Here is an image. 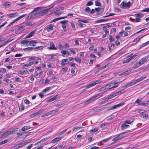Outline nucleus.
Masks as SVG:
<instances>
[{
  "mask_svg": "<svg viewBox=\"0 0 149 149\" xmlns=\"http://www.w3.org/2000/svg\"><path fill=\"white\" fill-rule=\"evenodd\" d=\"M146 78V77H141L139 79L135 80L134 81L128 83L127 84V86L130 87L133 86L137 83L142 81L143 79H145Z\"/></svg>",
  "mask_w": 149,
  "mask_h": 149,
  "instance_id": "obj_1",
  "label": "nucleus"
},
{
  "mask_svg": "<svg viewBox=\"0 0 149 149\" xmlns=\"http://www.w3.org/2000/svg\"><path fill=\"white\" fill-rule=\"evenodd\" d=\"M16 130H14L12 131H4L3 132L1 133L0 134L3 136L5 137L7 136L8 135L13 133L14 132L16 131Z\"/></svg>",
  "mask_w": 149,
  "mask_h": 149,
  "instance_id": "obj_2",
  "label": "nucleus"
},
{
  "mask_svg": "<svg viewBox=\"0 0 149 149\" xmlns=\"http://www.w3.org/2000/svg\"><path fill=\"white\" fill-rule=\"evenodd\" d=\"M138 55L137 54H135L134 55L132 56H129L128 57H130L128 59L124 60L123 62V63H128L129 62L130 60L134 58L135 57L137 56Z\"/></svg>",
  "mask_w": 149,
  "mask_h": 149,
  "instance_id": "obj_3",
  "label": "nucleus"
},
{
  "mask_svg": "<svg viewBox=\"0 0 149 149\" xmlns=\"http://www.w3.org/2000/svg\"><path fill=\"white\" fill-rule=\"evenodd\" d=\"M118 86V85L116 86H114L113 85V84H112L111 82L109 84H108L106 85V86L107 87V89H111L112 88H115L117 87Z\"/></svg>",
  "mask_w": 149,
  "mask_h": 149,
  "instance_id": "obj_4",
  "label": "nucleus"
},
{
  "mask_svg": "<svg viewBox=\"0 0 149 149\" xmlns=\"http://www.w3.org/2000/svg\"><path fill=\"white\" fill-rule=\"evenodd\" d=\"M101 81L100 80H98L97 81H96L95 82L91 83L89 85H88L86 88H90L91 87H92L93 86L95 85H96L97 84H100L101 82Z\"/></svg>",
  "mask_w": 149,
  "mask_h": 149,
  "instance_id": "obj_5",
  "label": "nucleus"
},
{
  "mask_svg": "<svg viewBox=\"0 0 149 149\" xmlns=\"http://www.w3.org/2000/svg\"><path fill=\"white\" fill-rule=\"evenodd\" d=\"M125 133V132L122 133L121 134H120L118 136L113 139H112V141H116L117 140L122 139L124 137L123 135V134H124Z\"/></svg>",
  "mask_w": 149,
  "mask_h": 149,
  "instance_id": "obj_6",
  "label": "nucleus"
},
{
  "mask_svg": "<svg viewBox=\"0 0 149 149\" xmlns=\"http://www.w3.org/2000/svg\"><path fill=\"white\" fill-rule=\"evenodd\" d=\"M148 56H146L143 58L139 61L140 65H141L143 64L148 60Z\"/></svg>",
  "mask_w": 149,
  "mask_h": 149,
  "instance_id": "obj_7",
  "label": "nucleus"
},
{
  "mask_svg": "<svg viewBox=\"0 0 149 149\" xmlns=\"http://www.w3.org/2000/svg\"><path fill=\"white\" fill-rule=\"evenodd\" d=\"M48 10L46 9L38 12L39 16H42L46 15L48 12Z\"/></svg>",
  "mask_w": 149,
  "mask_h": 149,
  "instance_id": "obj_8",
  "label": "nucleus"
},
{
  "mask_svg": "<svg viewBox=\"0 0 149 149\" xmlns=\"http://www.w3.org/2000/svg\"><path fill=\"white\" fill-rule=\"evenodd\" d=\"M26 15H22L21 16H20V17H19L17 19H15L12 22H10L9 24L8 25V26H10L11 25L13 24L16 21H17L19 19H21V18H23Z\"/></svg>",
  "mask_w": 149,
  "mask_h": 149,
  "instance_id": "obj_9",
  "label": "nucleus"
},
{
  "mask_svg": "<svg viewBox=\"0 0 149 149\" xmlns=\"http://www.w3.org/2000/svg\"><path fill=\"white\" fill-rule=\"evenodd\" d=\"M54 26L53 25L49 24L46 27L47 31L48 32H50L52 31L53 29V27Z\"/></svg>",
  "mask_w": 149,
  "mask_h": 149,
  "instance_id": "obj_10",
  "label": "nucleus"
},
{
  "mask_svg": "<svg viewBox=\"0 0 149 149\" xmlns=\"http://www.w3.org/2000/svg\"><path fill=\"white\" fill-rule=\"evenodd\" d=\"M95 98L94 97H92L85 102L84 103V104L85 105H86L89 104V103L95 100Z\"/></svg>",
  "mask_w": 149,
  "mask_h": 149,
  "instance_id": "obj_11",
  "label": "nucleus"
},
{
  "mask_svg": "<svg viewBox=\"0 0 149 149\" xmlns=\"http://www.w3.org/2000/svg\"><path fill=\"white\" fill-rule=\"evenodd\" d=\"M35 30H34L31 32L28 35H27L25 37V38H29L33 36L35 33Z\"/></svg>",
  "mask_w": 149,
  "mask_h": 149,
  "instance_id": "obj_12",
  "label": "nucleus"
},
{
  "mask_svg": "<svg viewBox=\"0 0 149 149\" xmlns=\"http://www.w3.org/2000/svg\"><path fill=\"white\" fill-rule=\"evenodd\" d=\"M106 108V107H104V106H103L101 107H100V109H94L93 111V112H99L100 111Z\"/></svg>",
  "mask_w": 149,
  "mask_h": 149,
  "instance_id": "obj_13",
  "label": "nucleus"
},
{
  "mask_svg": "<svg viewBox=\"0 0 149 149\" xmlns=\"http://www.w3.org/2000/svg\"><path fill=\"white\" fill-rule=\"evenodd\" d=\"M49 49L56 50L57 48L55 47V45L53 42L50 43V47H49Z\"/></svg>",
  "mask_w": 149,
  "mask_h": 149,
  "instance_id": "obj_14",
  "label": "nucleus"
},
{
  "mask_svg": "<svg viewBox=\"0 0 149 149\" xmlns=\"http://www.w3.org/2000/svg\"><path fill=\"white\" fill-rule=\"evenodd\" d=\"M59 96V95H56L55 96H54L51 99H49L48 100V102H52L56 99Z\"/></svg>",
  "mask_w": 149,
  "mask_h": 149,
  "instance_id": "obj_15",
  "label": "nucleus"
},
{
  "mask_svg": "<svg viewBox=\"0 0 149 149\" xmlns=\"http://www.w3.org/2000/svg\"><path fill=\"white\" fill-rule=\"evenodd\" d=\"M38 13V12L34 13H32L30 14L31 17L32 18H35L38 16H39V14Z\"/></svg>",
  "mask_w": 149,
  "mask_h": 149,
  "instance_id": "obj_16",
  "label": "nucleus"
},
{
  "mask_svg": "<svg viewBox=\"0 0 149 149\" xmlns=\"http://www.w3.org/2000/svg\"><path fill=\"white\" fill-rule=\"evenodd\" d=\"M103 94V93H98L96 95H95V96H92V97H94L95 99V100L96 99H98V98L102 96Z\"/></svg>",
  "mask_w": 149,
  "mask_h": 149,
  "instance_id": "obj_17",
  "label": "nucleus"
},
{
  "mask_svg": "<svg viewBox=\"0 0 149 149\" xmlns=\"http://www.w3.org/2000/svg\"><path fill=\"white\" fill-rule=\"evenodd\" d=\"M43 112V111L42 110H39L37 112L34 113H33L31 115V116H32V117H34V116H35L37 115L38 114L42 113V112Z\"/></svg>",
  "mask_w": 149,
  "mask_h": 149,
  "instance_id": "obj_18",
  "label": "nucleus"
},
{
  "mask_svg": "<svg viewBox=\"0 0 149 149\" xmlns=\"http://www.w3.org/2000/svg\"><path fill=\"white\" fill-rule=\"evenodd\" d=\"M61 139V138L60 137H58L56 138H55L54 139H53L52 142V143H56L59 141Z\"/></svg>",
  "mask_w": 149,
  "mask_h": 149,
  "instance_id": "obj_19",
  "label": "nucleus"
},
{
  "mask_svg": "<svg viewBox=\"0 0 149 149\" xmlns=\"http://www.w3.org/2000/svg\"><path fill=\"white\" fill-rule=\"evenodd\" d=\"M130 126L128 125H126L125 124H123L121 125V128L123 130L125 129L128 127H129Z\"/></svg>",
  "mask_w": 149,
  "mask_h": 149,
  "instance_id": "obj_20",
  "label": "nucleus"
},
{
  "mask_svg": "<svg viewBox=\"0 0 149 149\" xmlns=\"http://www.w3.org/2000/svg\"><path fill=\"white\" fill-rule=\"evenodd\" d=\"M95 10L97 12V15H100L102 13V12H100V8H95Z\"/></svg>",
  "mask_w": 149,
  "mask_h": 149,
  "instance_id": "obj_21",
  "label": "nucleus"
},
{
  "mask_svg": "<svg viewBox=\"0 0 149 149\" xmlns=\"http://www.w3.org/2000/svg\"><path fill=\"white\" fill-rule=\"evenodd\" d=\"M30 126H25L24 127H23L22 128V131H24L25 130H27L29 129L30 128H31Z\"/></svg>",
  "mask_w": 149,
  "mask_h": 149,
  "instance_id": "obj_22",
  "label": "nucleus"
},
{
  "mask_svg": "<svg viewBox=\"0 0 149 149\" xmlns=\"http://www.w3.org/2000/svg\"><path fill=\"white\" fill-rule=\"evenodd\" d=\"M124 92V91L123 90H120L117 92L115 93V94H116V96L117 95H120Z\"/></svg>",
  "mask_w": 149,
  "mask_h": 149,
  "instance_id": "obj_23",
  "label": "nucleus"
},
{
  "mask_svg": "<svg viewBox=\"0 0 149 149\" xmlns=\"http://www.w3.org/2000/svg\"><path fill=\"white\" fill-rule=\"evenodd\" d=\"M34 49L33 47H29L27 48H25L24 49V50L25 51L29 52L30 51L33 50Z\"/></svg>",
  "mask_w": 149,
  "mask_h": 149,
  "instance_id": "obj_24",
  "label": "nucleus"
},
{
  "mask_svg": "<svg viewBox=\"0 0 149 149\" xmlns=\"http://www.w3.org/2000/svg\"><path fill=\"white\" fill-rule=\"evenodd\" d=\"M141 65L139 62H138L135 64L133 67V69H135L138 68L139 66Z\"/></svg>",
  "mask_w": 149,
  "mask_h": 149,
  "instance_id": "obj_25",
  "label": "nucleus"
},
{
  "mask_svg": "<svg viewBox=\"0 0 149 149\" xmlns=\"http://www.w3.org/2000/svg\"><path fill=\"white\" fill-rule=\"evenodd\" d=\"M43 47V46H40L33 48V49H34V50L36 51L38 50H39L42 49Z\"/></svg>",
  "mask_w": 149,
  "mask_h": 149,
  "instance_id": "obj_26",
  "label": "nucleus"
},
{
  "mask_svg": "<svg viewBox=\"0 0 149 149\" xmlns=\"http://www.w3.org/2000/svg\"><path fill=\"white\" fill-rule=\"evenodd\" d=\"M59 111V109H56L55 110H52L49 111L50 115L54 114L55 113L58 112Z\"/></svg>",
  "mask_w": 149,
  "mask_h": 149,
  "instance_id": "obj_27",
  "label": "nucleus"
},
{
  "mask_svg": "<svg viewBox=\"0 0 149 149\" xmlns=\"http://www.w3.org/2000/svg\"><path fill=\"white\" fill-rule=\"evenodd\" d=\"M98 130V129L97 128H95L91 130L90 131V132L91 133H92L95 132Z\"/></svg>",
  "mask_w": 149,
  "mask_h": 149,
  "instance_id": "obj_28",
  "label": "nucleus"
},
{
  "mask_svg": "<svg viewBox=\"0 0 149 149\" xmlns=\"http://www.w3.org/2000/svg\"><path fill=\"white\" fill-rule=\"evenodd\" d=\"M109 19H100L99 20H97L95 22L96 23H98L100 22H103L107 21H108Z\"/></svg>",
  "mask_w": 149,
  "mask_h": 149,
  "instance_id": "obj_29",
  "label": "nucleus"
},
{
  "mask_svg": "<svg viewBox=\"0 0 149 149\" xmlns=\"http://www.w3.org/2000/svg\"><path fill=\"white\" fill-rule=\"evenodd\" d=\"M31 45L33 46L35 45V44L37 43V42L34 40H32L30 41Z\"/></svg>",
  "mask_w": 149,
  "mask_h": 149,
  "instance_id": "obj_30",
  "label": "nucleus"
},
{
  "mask_svg": "<svg viewBox=\"0 0 149 149\" xmlns=\"http://www.w3.org/2000/svg\"><path fill=\"white\" fill-rule=\"evenodd\" d=\"M125 104V103L124 102H121L119 104L115 105V106L116 107V108L117 107H119L120 106H122L123 105Z\"/></svg>",
  "mask_w": 149,
  "mask_h": 149,
  "instance_id": "obj_31",
  "label": "nucleus"
},
{
  "mask_svg": "<svg viewBox=\"0 0 149 149\" xmlns=\"http://www.w3.org/2000/svg\"><path fill=\"white\" fill-rule=\"evenodd\" d=\"M142 38V37H141V36H139L138 37L134 39L133 40V42H137Z\"/></svg>",
  "mask_w": 149,
  "mask_h": 149,
  "instance_id": "obj_32",
  "label": "nucleus"
},
{
  "mask_svg": "<svg viewBox=\"0 0 149 149\" xmlns=\"http://www.w3.org/2000/svg\"><path fill=\"white\" fill-rule=\"evenodd\" d=\"M18 30L20 31H23L25 27L23 26H21L18 27Z\"/></svg>",
  "mask_w": 149,
  "mask_h": 149,
  "instance_id": "obj_33",
  "label": "nucleus"
},
{
  "mask_svg": "<svg viewBox=\"0 0 149 149\" xmlns=\"http://www.w3.org/2000/svg\"><path fill=\"white\" fill-rule=\"evenodd\" d=\"M41 8H42V7H38L37 8H34V10H33V11H32V12H31V13H32L34 12H36Z\"/></svg>",
  "mask_w": 149,
  "mask_h": 149,
  "instance_id": "obj_34",
  "label": "nucleus"
},
{
  "mask_svg": "<svg viewBox=\"0 0 149 149\" xmlns=\"http://www.w3.org/2000/svg\"><path fill=\"white\" fill-rule=\"evenodd\" d=\"M135 16L137 17H142L143 16V15L141 13L139 14H135Z\"/></svg>",
  "mask_w": 149,
  "mask_h": 149,
  "instance_id": "obj_35",
  "label": "nucleus"
},
{
  "mask_svg": "<svg viewBox=\"0 0 149 149\" xmlns=\"http://www.w3.org/2000/svg\"><path fill=\"white\" fill-rule=\"evenodd\" d=\"M103 30L104 31H105L106 34L108 35L109 34V32L108 31H107V29L106 27H104L103 28Z\"/></svg>",
  "mask_w": 149,
  "mask_h": 149,
  "instance_id": "obj_36",
  "label": "nucleus"
},
{
  "mask_svg": "<svg viewBox=\"0 0 149 149\" xmlns=\"http://www.w3.org/2000/svg\"><path fill=\"white\" fill-rule=\"evenodd\" d=\"M78 22H82L84 23H87L88 22V21L87 20H83L81 19H79Z\"/></svg>",
  "mask_w": 149,
  "mask_h": 149,
  "instance_id": "obj_37",
  "label": "nucleus"
},
{
  "mask_svg": "<svg viewBox=\"0 0 149 149\" xmlns=\"http://www.w3.org/2000/svg\"><path fill=\"white\" fill-rule=\"evenodd\" d=\"M52 87H47V88H46L45 89H44L43 91V92H46V91L49 90H50L52 88Z\"/></svg>",
  "mask_w": 149,
  "mask_h": 149,
  "instance_id": "obj_38",
  "label": "nucleus"
},
{
  "mask_svg": "<svg viewBox=\"0 0 149 149\" xmlns=\"http://www.w3.org/2000/svg\"><path fill=\"white\" fill-rule=\"evenodd\" d=\"M8 141L7 139H6L3 141H1L0 142V146L7 143Z\"/></svg>",
  "mask_w": 149,
  "mask_h": 149,
  "instance_id": "obj_39",
  "label": "nucleus"
},
{
  "mask_svg": "<svg viewBox=\"0 0 149 149\" xmlns=\"http://www.w3.org/2000/svg\"><path fill=\"white\" fill-rule=\"evenodd\" d=\"M109 64H107V65H105L102 67L101 68H100V70H102L105 68H106L107 67L109 66Z\"/></svg>",
  "mask_w": 149,
  "mask_h": 149,
  "instance_id": "obj_40",
  "label": "nucleus"
},
{
  "mask_svg": "<svg viewBox=\"0 0 149 149\" xmlns=\"http://www.w3.org/2000/svg\"><path fill=\"white\" fill-rule=\"evenodd\" d=\"M20 146H18V145L16 146H14L12 147L10 149H17L18 148H20Z\"/></svg>",
  "mask_w": 149,
  "mask_h": 149,
  "instance_id": "obj_41",
  "label": "nucleus"
},
{
  "mask_svg": "<svg viewBox=\"0 0 149 149\" xmlns=\"http://www.w3.org/2000/svg\"><path fill=\"white\" fill-rule=\"evenodd\" d=\"M27 43H29V41L27 40H23L21 42V44H26Z\"/></svg>",
  "mask_w": 149,
  "mask_h": 149,
  "instance_id": "obj_42",
  "label": "nucleus"
},
{
  "mask_svg": "<svg viewBox=\"0 0 149 149\" xmlns=\"http://www.w3.org/2000/svg\"><path fill=\"white\" fill-rule=\"evenodd\" d=\"M149 43V41H147V42L143 44L142 45H141V47H144L145 46H146Z\"/></svg>",
  "mask_w": 149,
  "mask_h": 149,
  "instance_id": "obj_43",
  "label": "nucleus"
},
{
  "mask_svg": "<svg viewBox=\"0 0 149 149\" xmlns=\"http://www.w3.org/2000/svg\"><path fill=\"white\" fill-rule=\"evenodd\" d=\"M68 21L66 20L61 21L60 22V23H61L62 24H67L68 23Z\"/></svg>",
  "mask_w": 149,
  "mask_h": 149,
  "instance_id": "obj_44",
  "label": "nucleus"
},
{
  "mask_svg": "<svg viewBox=\"0 0 149 149\" xmlns=\"http://www.w3.org/2000/svg\"><path fill=\"white\" fill-rule=\"evenodd\" d=\"M106 89H107V87L106 86L105 87H103L102 88H101L100 89H99V91H102Z\"/></svg>",
  "mask_w": 149,
  "mask_h": 149,
  "instance_id": "obj_45",
  "label": "nucleus"
},
{
  "mask_svg": "<svg viewBox=\"0 0 149 149\" xmlns=\"http://www.w3.org/2000/svg\"><path fill=\"white\" fill-rule=\"evenodd\" d=\"M16 14H17L16 13H12V14H10L9 15H8L10 16H9V17L12 18H13L15 17V16L13 15Z\"/></svg>",
  "mask_w": 149,
  "mask_h": 149,
  "instance_id": "obj_46",
  "label": "nucleus"
},
{
  "mask_svg": "<svg viewBox=\"0 0 149 149\" xmlns=\"http://www.w3.org/2000/svg\"><path fill=\"white\" fill-rule=\"evenodd\" d=\"M83 127H78L76 128L73 127L72 129V130L73 131H76V129H80Z\"/></svg>",
  "mask_w": 149,
  "mask_h": 149,
  "instance_id": "obj_47",
  "label": "nucleus"
},
{
  "mask_svg": "<svg viewBox=\"0 0 149 149\" xmlns=\"http://www.w3.org/2000/svg\"><path fill=\"white\" fill-rule=\"evenodd\" d=\"M11 4L10 3V2H8L6 3H5L4 4L3 6L4 7H6L7 6H10Z\"/></svg>",
  "mask_w": 149,
  "mask_h": 149,
  "instance_id": "obj_48",
  "label": "nucleus"
},
{
  "mask_svg": "<svg viewBox=\"0 0 149 149\" xmlns=\"http://www.w3.org/2000/svg\"><path fill=\"white\" fill-rule=\"evenodd\" d=\"M109 40L110 42H112L114 41V40L113 38V36L111 35L110 36Z\"/></svg>",
  "mask_w": 149,
  "mask_h": 149,
  "instance_id": "obj_49",
  "label": "nucleus"
},
{
  "mask_svg": "<svg viewBox=\"0 0 149 149\" xmlns=\"http://www.w3.org/2000/svg\"><path fill=\"white\" fill-rule=\"evenodd\" d=\"M110 108V109H108V110L109 111L111 110L114 109H116V106L115 105H113L112 107H109Z\"/></svg>",
  "mask_w": 149,
  "mask_h": 149,
  "instance_id": "obj_50",
  "label": "nucleus"
},
{
  "mask_svg": "<svg viewBox=\"0 0 149 149\" xmlns=\"http://www.w3.org/2000/svg\"><path fill=\"white\" fill-rule=\"evenodd\" d=\"M93 4V3L91 1L88 2L86 4V5L87 6H91Z\"/></svg>",
  "mask_w": 149,
  "mask_h": 149,
  "instance_id": "obj_51",
  "label": "nucleus"
},
{
  "mask_svg": "<svg viewBox=\"0 0 149 149\" xmlns=\"http://www.w3.org/2000/svg\"><path fill=\"white\" fill-rule=\"evenodd\" d=\"M85 11L87 13L90 12L91 11L90 8L89 7H87L85 8Z\"/></svg>",
  "mask_w": 149,
  "mask_h": 149,
  "instance_id": "obj_52",
  "label": "nucleus"
},
{
  "mask_svg": "<svg viewBox=\"0 0 149 149\" xmlns=\"http://www.w3.org/2000/svg\"><path fill=\"white\" fill-rule=\"evenodd\" d=\"M107 125V123H103L101 124L100 125V127L102 128H103L106 125Z\"/></svg>",
  "mask_w": 149,
  "mask_h": 149,
  "instance_id": "obj_53",
  "label": "nucleus"
},
{
  "mask_svg": "<svg viewBox=\"0 0 149 149\" xmlns=\"http://www.w3.org/2000/svg\"><path fill=\"white\" fill-rule=\"evenodd\" d=\"M67 129L64 130H63V131H62L61 132H60L59 133V135H61L62 134H63L65 132L67 131Z\"/></svg>",
  "mask_w": 149,
  "mask_h": 149,
  "instance_id": "obj_54",
  "label": "nucleus"
},
{
  "mask_svg": "<svg viewBox=\"0 0 149 149\" xmlns=\"http://www.w3.org/2000/svg\"><path fill=\"white\" fill-rule=\"evenodd\" d=\"M112 98H113V97H112V95H109V96L105 98V100L107 101L109 100L110 99Z\"/></svg>",
  "mask_w": 149,
  "mask_h": 149,
  "instance_id": "obj_55",
  "label": "nucleus"
},
{
  "mask_svg": "<svg viewBox=\"0 0 149 149\" xmlns=\"http://www.w3.org/2000/svg\"><path fill=\"white\" fill-rule=\"evenodd\" d=\"M133 122V121H130V120H127L125 121L124 123L125 124H130L132 122Z\"/></svg>",
  "mask_w": 149,
  "mask_h": 149,
  "instance_id": "obj_56",
  "label": "nucleus"
},
{
  "mask_svg": "<svg viewBox=\"0 0 149 149\" xmlns=\"http://www.w3.org/2000/svg\"><path fill=\"white\" fill-rule=\"evenodd\" d=\"M131 2L129 1L126 3V7L129 8L131 5Z\"/></svg>",
  "mask_w": 149,
  "mask_h": 149,
  "instance_id": "obj_57",
  "label": "nucleus"
},
{
  "mask_svg": "<svg viewBox=\"0 0 149 149\" xmlns=\"http://www.w3.org/2000/svg\"><path fill=\"white\" fill-rule=\"evenodd\" d=\"M18 146H20V148L22 147V146H23L24 145V143L23 141H22L21 143H19L18 145Z\"/></svg>",
  "mask_w": 149,
  "mask_h": 149,
  "instance_id": "obj_58",
  "label": "nucleus"
},
{
  "mask_svg": "<svg viewBox=\"0 0 149 149\" xmlns=\"http://www.w3.org/2000/svg\"><path fill=\"white\" fill-rule=\"evenodd\" d=\"M142 12H149V8H145L143 10L141 11Z\"/></svg>",
  "mask_w": 149,
  "mask_h": 149,
  "instance_id": "obj_59",
  "label": "nucleus"
},
{
  "mask_svg": "<svg viewBox=\"0 0 149 149\" xmlns=\"http://www.w3.org/2000/svg\"><path fill=\"white\" fill-rule=\"evenodd\" d=\"M95 5L97 6H101V4L99 2H97V1H95Z\"/></svg>",
  "mask_w": 149,
  "mask_h": 149,
  "instance_id": "obj_60",
  "label": "nucleus"
},
{
  "mask_svg": "<svg viewBox=\"0 0 149 149\" xmlns=\"http://www.w3.org/2000/svg\"><path fill=\"white\" fill-rule=\"evenodd\" d=\"M68 68L67 67L63 68H62V70L64 72H66L68 70Z\"/></svg>",
  "mask_w": 149,
  "mask_h": 149,
  "instance_id": "obj_61",
  "label": "nucleus"
},
{
  "mask_svg": "<svg viewBox=\"0 0 149 149\" xmlns=\"http://www.w3.org/2000/svg\"><path fill=\"white\" fill-rule=\"evenodd\" d=\"M23 141L24 144L25 145L27 143H29L30 142V140L28 139V140H25Z\"/></svg>",
  "mask_w": 149,
  "mask_h": 149,
  "instance_id": "obj_62",
  "label": "nucleus"
},
{
  "mask_svg": "<svg viewBox=\"0 0 149 149\" xmlns=\"http://www.w3.org/2000/svg\"><path fill=\"white\" fill-rule=\"evenodd\" d=\"M62 13V12H59L58 11H57L56 10V11L55 13V14L56 15H59Z\"/></svg>",
  "mask_w": 149,
  "mask_h": 149,
  "instance_id": "obj_63",
  "label": "nucleus"
},
{
  "mask_svg": "<svg viewBox=\"0 0 149 149\" xmlns=\"http://www.w3.org/2000/svg\"><path fill=\"white\" fill-rule=\"evenodd\" d=\"M78 25L81 27H83V25L80 22H78Z\"/></svg>",
  "mask_w": 149,
  "mask_h": 149,
  "instance_id": "obj_64",
  "label": "nucleus"
}]
</instances>
